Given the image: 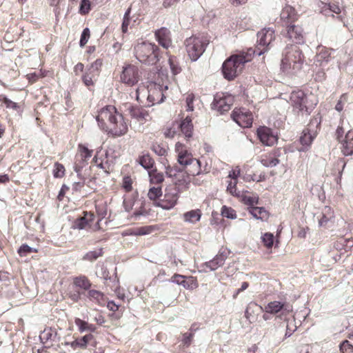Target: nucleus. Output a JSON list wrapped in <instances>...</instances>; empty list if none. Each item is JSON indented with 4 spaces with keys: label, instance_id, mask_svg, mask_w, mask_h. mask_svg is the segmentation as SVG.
<instances>
[{
    "label": "nucleus",
    "instance_id": "obj_1",
    "mask_svg": "<svg viewBox=\"0 0 353 353\" xmlns=\"http://www.w3.org/2000/svg\"><path fill=\"white\" fill-rule=\"evenodd\" d=\"M254 52L252 48L246 51H241L239 53L231 55L222 65V72L224 77L229 80H233L240 74L244 68L245 63L252 60Z\"/></svg>",
    "mask_w": 353,
    "mask_h": 353
},
{
    "label": "nucleus",
    "instance_id": "obj_2",
    "mask_svg": "<svg viewBox=\"0 0 353 353\" xmlns=\"http://www.w3.org/2000/svg\"><path fill=\"white\" fill-rule=\"evenodd\" d=\"M305 61L300 48L295 45L288 46L281 59V69L283 72L296 73L301 70Z\"/></svg>",
    "mask_w": 353,
    "mask_h": 353
},
{
    "label": "nucleus",
    "instance_id": "obj_3",
    "mask_svg": "<svg viewBox=\"0 0 353 353\" xmlns=\"http://www.w3.org/2000/svg\"><path fill=\"white\" fill-rule=\"evenodd\" d=\"M160 48L153 43L143 41L134 48L135 57L142 63L154 65L160 60Z\"/></svg>",
    "mask_w": 353,
    "mask_h": 353
},
{
    "label": "nucleus",
    "instance_id": "obj_4",
    "mask_svg": "<svg viewBox=\"0 0 353 353\" xmlns=\"http://www.w3.org/2000/svg\"><path fill=\"white\" fill-rule=\"evenodd\" d=\"M209 41L203 34L192 35L187 38L184 44L190 59L193 61H196L205 52Z\"/></svg>",
    "mask_w": 353,
    "mask_h": 353
},
{
    "label": "nucleus",
    "instance_id": "obj_5",
    "mask_svg": "<svg viewBox=\"0 0 353 353\" xmlns=\"http://www.w3.org/2000/svg\"><path fill=\"white\" fill-rule=\"evenodd\" d=\"M321 117L319 115L313 117L307 125L304 128L299 141L302 145L299 151H306L310 147L321 128Z\"/></svg>",
    "mask_w": 353,
    "mask_h": 353
},
{
    "label": "nucleus",
    "instance_id": "obj_6",
    "mask_svg": "<svg viewBox=\"0 0 353 353\" xmlns=\"http://www.w3.org/2000/svg\"><path fill=\"white\" fill-rule=\"evenodd\" d=\"M120 114L116 107L112 105H107L99 109L96 120L99 128L105 132L110 126V124L114 122L116 117H117Z\"/></svg>",
    "mask_w": 353,
    "mask_h": 353
},
{
    "label": "nucleus",
    "instance_id": "obj_7",
    "mask_svg": "<svg viewBox=\"0 0 353 353\" xmlns=\"http://www.w3.org/2000/svg\"><path fill=\"white\" fill-rule=\"evenodd\" d=\"M103 60L97 59L95 61L88 66L81 75V80L83 84L90 90H93L98 77L100 75Z\"/></svg>",
    "mask_w": 353,
    "mask_h": 353
},
{
    "label": "nucleus",
    "instance_id": "obj_8",
    "mask_svg": "<svg viewBox=\"0 0 353 353\" xmlns=\"http://www.w3.org/2000/svg\"><path fill=\"white\" fill-rule=\"evenodd\" d=\"M290 103L296 113L309 114L312 107L308 103L307 94L301 90L292 91L290 96Z\"/></svg>",
    "mask_w": 353,
    "mask_h": 353
},
{
    "label": "nucleus",
    "instance_id": "obj_9",
    "mask_svg": "<svg viewBox=\"0 0 353 353\" xmlns=\"http://www.w3.org/2000/svg\"><path fill=\"white\" fill-rule=\"evenodd\" d=\"M180 194L177 187L174 185H170L165 188L163 197L158 201L157 206L163 210H171L178 203Z\"/></svg>",
    "mask_w": 353,
    "mask_h": 353
},
{
    "label": "nucleus",
    "instance_id": "obj_10",
    "mask_svg": "<svg viewBox=\"0 0 353 353\" xmlns=\"http://www.w3.org/2000/svg\"><path fill=\"white\" fill-rule=\"evenodd\" d=\"M93 152L94 150L89 149L85 144H78L74 162V170L76 172H80L83 168L88 165L89 161L93 155Z\"/></svg>",
    "mask_w": 353,
    "mask_h": 353
},
{
    "label": "nucleus",
    "instance_id": "obj_11",
    "mask_svg": "<svg viewBox=\"0 0 353 353\" xmlns=\"http://www.w3.org/2000/svg\"><path fill=\"white\" fill-rule=\"evenodd\" d=\"M256 49L253 50L254 54L261 55L266 52L271 43L275 39L274 30L272 28H264L257 34Z\"/></svg>",
    "mask_w": 353,
    "mask_h": 353
},
{
    "label": "nucleus",
    "instance_id": "obj_12",
    "mask_svg": "<svg viewBox=\"0 0 353 353\" xmlns=\"http://www.w3.org/2000/svg\"><path fill=\"white\" fill-rule=\"evenodd\" d=\"M129 122L121 113L105 132L110 137L117 138L125 135L128 132Z\"/></svg>",
    "mask_w": 353,
    "mask_h": 353
},
{
    "label": "nucleus",
    "instance_id": "obj_13",
    "mask_svg": "<svg viewBox=\"0 0 353 353\" xmlns=\"http://www.w3.org/2000/svg\"><path fill=\"white\" fill-rule=\"evenodd\" d=\"M234 102V97L233 95L224 92L216 93L212 103V109L223 114L231 109Z\"/></svg>",
    "mask_w": 353,
    "mask_h": 353
},
{
    "label": "nucleus",
    "instance_id": "obj_14",
    "mask_svg": "<svg viewBox=\"0 0 353 353\" xmlns=\"http://www.w3.org/2000/svg\"><path fill=\"white\" fill-rule=\"evenodd\" d=\"M140 77L138 67L129 63L123 67L120 74V81L121 83L132 87L139 82Z\"/></svg>",
    "mask_w": 353,
    "mask_h": 353
},
{
    "label": "nucleus",
    "instance_id": "obj_15",
    "mask_svg": "<svg viewBox=\"0 0 353 353\" xmlns=\"http://www.w3.org/2000/svg\"><path fill=\"white\" fill-rule=\"evenodd\" d=\"M74 225L79 229L90 230L94 232L101 230L99 221L96 220L95 215L92 212H83V216L77 219Z\"/></svg>",
    "mask_w": 353,
    "mask_h": 353
},
{
    "label": "nucleus",
    "instance_id": "obj_16",
    "mask_svg": "<svg viewBox=\"0 0 353 353\" xmlns=\"http://www.w3.org/2000/svg\"><path fill=\"white\" fill-rule=\"evenodd\" d=\"M231 117L242 128H250L254 119L252 113L245 108H235Z\"/></svg>",
    "mask_w": 353,
    "mask_h": 353
},
{
    "label": "nucleus",
    "instance_id": "obj_17",
    "mask_svg": "<svg viewBox=\"0 0 353 353\" xmlns=\"http://www.w3.org/2000/svg\"><path fill=\"white\" fill-rule=\"evenodd\" d=\"M285 28L284 36L289 40L296 44H302L305 41L303 29L301 26L296 25L295 23L292 25H288Z\"/></svg>",
    "mask_w": 353,
    "mask_h": 353
},
{
    "label": "nucleus",
    "instance_id": "obj_18",
    "mask_svg": "<svg viewBox=\"0 0 353 353\" xmlns=\"http://www.w3.org/2000/svg\"><path fill=\"white\" fill-rule=\"evenodd\" d=\"M256 136L260 142L266 146H272L278 141L277 135L266 126H260L256 130Z\"/></svg>",
    "mask_w": 353,
    "mask_h": 353
},
{
    "label": "nucleus",
    "instance_id": "obj_19",
    "mask_svg": "<svg viewBox=\"0 0 353 353\" xmlns=\"http://www.w3.org/2000/svg\"><path fill=\"white\" fill-rule=\"evenodd\" d=\"M170 281L182 285L184 288L190 290L196 289L199 286L196 277L192 276H184L179 274H174L171 277Z\"/></svg>",
    "mask_w": 353,
    "mask_h": 353
},
{
    "label": "nucleus",
    "instance_id": "obj_20",
    "mask_svg": "<svg viewBox=\"0 0 353 353\" xmlns=\"http://www.w3.org/2000/svg\"><path fill=\"white\" fill-rule=\"evenodd\" d=\"M154 34L159 45L164 49L168 50L172 46V34L168 28L161 27L156 30Z\"/></svg>",
    "mask_w": 353,
    "mask_h": 353
},
{
    "label": "nucleus",
    "instance_id": "obj_21",
    "mask_svg": "<svg viewBox=\"0 0 353 353\" xmlns=\"http://www.w3.org/2000/svg\"><path fill=\"white\" fill-rule=\"evenodd\" d=\"M175 152L177 154L179 163L183 166L187 165L194 159L187 146L181 142H177L175 144Z\"/></svg>",
    "mask_w": 353,
    "mask_h": 353
},
{
    "label": "nucleus",
    "instance_id": "obj_22",
    "mask_svg": "<svg viewBox=\"0 0 353 353\" xmlns=\"http://www.w3.org/2000/svg\"><path fill=\"white\" fill-rule=\"evenodd\" d=\"M280 17L283 27L295 23L299 18L296 10L289 5L282 9Z\"/></svg>",
    "mask_w": 353,
    "mask_h": 353
},
{
    "label": "nucleus",
    "instance_id": "obj_23",
    "mask_svg": "<svg viewBox=\"0 0 353 353\" xmlns=\"http://www.w3.org/2000/svg\"><path fill=\"white\" fill-rule=\"evenodd\" d=\"M165 96L163 93L162 88L160 85L150 83L149 85V93L148 94V101L152 103V105L160 103L163 101Z\"/></svg>",
    "mask_w": 353,
    "mask_h": 353
},
{
    "label": "nucleus",
    "instance_id": "obj_24",
    "mask_svg": "<svg viewBox=\"0 0 353 353\" xmlns=\"http://www.w3.org/2000/svg\"><path fill=\"white\" fill-rule=\"evenodd\" d=\"M130 114L140 124H144L151 120V117L148 110L143 107L134 106L130 110Z\"/></svg>",
    "mask_w": 353,
    "mask_h": 353
},
{
    "label": "nucleus",
    "instance_id": "obj_25",
    "mask_svg": "<svg viewBox=\"0 0 353 353\" xmlns=\"http://www.w3.org/2000/svg\"><path fill=\"white\" fill-rule=\"evenodd\" d=\"M332 59L331 50L325 47H319L315 56L314 63L316 66L325 67Z\"/></svg>",
    "mask_w": 353,
    "mask_h": 353
},
{
    "label": "nucleus",
    "instance_id": "obj_26",
    "mask_svg": "<svg viewBox=\"0 0 353 353\" xmlns=\"http://www.w3.org/2000/svg\"><path fill=\"white\" fill-rule=\"evenodd\" d=\"M100 151H97L94 154L92 163H94L97 168L101 169L105 173H110L112 170V165L108 161V155H99Z\"/></svg>",
    "mask_w": 353,
    "mask_h": 353
},
{
    "label": "nucleus",
    "instance_id": "obj_27",
    "mask_svg": "<svg viewBox=\"0 0 353 353\" xmlns=\"http://www.w3.org/2000/svg\"><path fill=\"white\" fill-rule=\"evenodd\" d=\"M184 167L186 169L187 174L192 176L209 172L208 169L206 168H205L203 170H201V161L196 158L191 160V161Z\"/></svg>",
    "mask_w": 353,
    "mask_h": 353
},
{
    "label": "nucleus",
    "instance_id": "obj_28",
    "mask_svg": "<svg viewBox=\"0 0 353 353\" xmlns=\"http://www.w3.org/2000/svg\"><path fill=\"white\" fill-rule=\"evenodd\" d=\"M279 150H273L272 152L261 154L259 157L260 162L265 167H273L279 163Z\"/></svg>",
    "mask_w": 353,
    "mask_h": 353
},
{
    "label": "nucleus",
    "instance_id": "obj_29",
    "mask_svg": "<svg viewBox=\"0 0 353 353\" xmlns=\"http://www.w3.org/2000/svg\"><path fill=\"white\" fill-rule=\"evenodd\" d=\"M341 152L345 156L353 154V130H349L341 141Z\"/></svg>",
    "mask_w": 353,
    "mask_h": 353
},
{
    "label": "nucleus",
    "instance_id": "obj_30",
    "mask_svg": "<svg viewBox=\"0 0 353 353\" xmlns=\"http://www.w3.org/2000/svg\"><path fill=\"white\" fill-rule=\"evenodd\" d=\"M72 285L82 291H88L92 283L86 276L81 274L72 278Z\"/></svg>",
    "mask_w": 353,
    "mask_h": 353
},
{
    "label": "nucleus",
    "instance_id": "obj_31",
    "mask_svg": "<svg viewBox=\"0 0 353 353\" xmlns=\"http://www.w3.org/2000/svg\"><path fill=\"white\" fill-rule=\"evenodd\" d=\"M228 258L227 255L224 252H219L213 259L208 261L205 263V265L210 270H216L219 267L222 266Z\"/></svg>",
    "mask_w": 353,
    "mask_h": 353
},
{
    "label": "nucleus",
    "instance_id": "obj_32",
    "mask_svg": "<svg viewBox=\"0 0 353 353\" xmlns=\"http://www.w3.org/2000/svg\"><path fill=\"white\" fill-rule=\"evenodd\" d=\"M86 296L90 301L100 306L105 305L107 302L104 294L97 290H90V288Z\"/></svg>",
    "mask_w": 353,
    "mask_h": 353
},
{
    "label": "nucleus",
    "instance_id": "obj_33",
    "mask_svg": "<svg viewBox=\"0 0 353 353\" xmlns=\"http://www.w3.org/2000/svg\"><path fill=\"white\" fill-rule=\"evenodd\" d=\"M180 128L181 132L185 135L187 140L192 137L193 134V124L192 119L187 116L181 123Z\"/></svg>",
    "mask_w": 353,
    "mask_h": 353
},
{
    "label": "nucleus",
    "instance_id": "obj_34",
    "mask_svg": "<svg viewBox=\"0 0 353 353\" xmlns=\"http://www.w3.org/2000/svg\"><path fill=\"white\" fill-rule=\"evenodd\" d=\"M248 210L255 219H260L262 221H267L270 216L269 212L263 207L248 208Z\"/></svg>",
    "mask_w": 353,
    "mask_h": 353
},
{
    "label": "nucleus",
    "instance_id": "obj_35",
    "mask_svg": "<svg viewBox=\"0 0 353 353\" xmlns=\"http://www.w3.org/2000/svg\"><path fill=\"white\" fill-rule=\"evenodd\" d=\"M202 216L200 209L192 210L188 211L183 214V219L185 222L195 223L199 221Z\"/></svg>",
    "mask_w": 353,
    "mask_h": 353
},
{
    "label": "nucleus",
    "instance_id": "obj_36",
    "mask_svg": "<svg viewBox=\"0 0 353 353\" xmlns=\"http://www.w3.org/2000/svg\"><path fill=\"white\" fill-rule=\"evenodd\" d=\"M239 198L241 199V201L247 205L248 208L254 207L259 203V196L249 192H241Z\"/></svg>",
    "mask_w": 353,
    "mask_h": 353
},
{
    "label": "nucleus",
    "instance_id": "obj_37",
    "mask_svg": "<svg viewBox=\"0 0 353 353\" xmlns=\"http://www.w3.org/2000/svg\"><path fill=\"white\" fill-rule=\"evenodd\" d=\"M158 230L157 225H145L141 226L137 228L131 229L130 234L134 236H142L152 233L155 230Z\"/></svg>",
    "mask_w": 353,
    "mask_h": 353
},
{
    "label": "nucleus",
    "instance_id": "obj_38",
    "mask_svg": "<svg viewBox=\"0 0 353 353\" xmlns=\"http://www.w3.org/2000/svg\"><path fill=\"white\" fill-rule=\"evenodd\" d=\"M284 307L285 303L280 301H274L268 303V305L265 306L264 311L266 313L275 314L281 311Z\"/></svg>",
    "mask_w": 353,
    "mask_h": 353
},
{
    "label": "nucleus",
    "instance_id": "obj_39",
    "mask_svg": "<svg viewBox=\"0 0 353 353\" xmlns=\"http://www.w3.org/2000/svg\"><path fill=\"white\" fill-rule=\"evenodd\" d=\"M137 161L146 170L152 169L154 165V161L148 153L140 155Z\"/></svg>",
    "mask_w": 353,
    "mask_h": 353
},
{
    "label": "nucleus",
    "instance_id": "obj_40",
    "mask_svg": "<svg viewBox=\"0 0 353 353\" xmlns=\"http://www.w3.org/2000/svg\"><path fill=\"white\" fill-rule=\"evenodd\" d=\"M321 12L325 15L329 16L330 13L333 12L336 14L341 13V8L339 5L334 3H322Z\"/></svg>",
    "mask_w": 353,
    "mask_h": 353
},
{
    "label": "nucleus",
    "instance_id": "obj_41",
    "mask_svg": "<svg viewBox=\"0 0 353 353\" xmlns=\"http://www.w3.org/2000/svg\"><path fill=\"white\" fill-rule=\"evenodd\" d=\"M226 183H228L227 192L234 196L240 197L241 191L236 188L238 181L236 179H230V180H226Z\"/></svg>",
    "mask_w": 353,
    "mask_h": 353
},
{
    "label": "nucleus",
    "instance_id": "obj_42",
    "mask_svg": "<svg viewBox=\"0 0 353 353\" xmlns=\"http://www.w3.org/2000/svg\"><path fill=\"white\" fill-rule=\"evenodd\" d=\"M149 176L150 182L157 185L161 184L164 181L163 174L157 169L149 171Z\"/></svg>",
    "mask_w": 353,
    "mask_h": 353
},
{
    "label": "nucleus",
    "instance_id": "obj_43",
    "mask_svg": "<svg viewBox=\"0 0 353 353\" xmlns=\"http://www.w3.org/2000/svg\"><path fill=\"white\" fill-rule=\"evenodd\" d=\"M168 63L172 73L174 75H176L181 72V68L179 65V61L176 57L173 55H169Z\"/></svg>",
    "mask_w": 353,
    "mask_h": 353
},
{
    "label": "nucleus",
    "instance_id": "obj_44",
    "mask_svg": "<svg viewBox=\"0 0 353 353\" xmlns=\"http://www.w3.org/2000/svg\"><path fill=\"white\" fill-rule=\"evenodd\" d=\"M152 150L158 156L165 157L168 154V146L164 143H154Z\"/></svg>",
    "mask_w": 353,
    "mask_h": 353
},
{
    "label": "nucleus",
    "instance_id": "obj_45",
    "mask_svg": "<svg viewBox=\"0 0 353 353\" xmlns=\"http://www.w3.org/2000/svg\"><path fill=\"white\" fill-rule=\"evenodd\" d=\"M274 235L270 232H265L261 236V242L267 249H271L274 245Z\"/></svg>",
    "mask_w": 353,
    "mask_h": 353
},
{
    "label": "nucleus",
    "instance_id": "obj_46",
    "mask_svg": "<svg viewBox=\"0 0 353 353\" xmlns=\"http://www.w3.org/2000/svg\"><path fill=\"white\" fill-rule=\"evenodd\" d=\"M149 93V85H139L136 90V99L137 101H142V99L147 97Z\"/></svg>",
    "mask_w": 353,
    "mask_h": 353
},
{
    "label": "nucleus",
    "instance_id": "obj_47",
    "mask_svg": "<svg viewBox=\"0 0 353 353\" xmlns=\"http://www.w3.org/2000/svg\"><path fill=\"white\" fill-rule=\"evenodd\" d=\"M5 104L7 108L13 109L17 110L19 108L18 103L11 101L8 97L0 94V105Z\"/></svg>",
    "mask_w": 353,
    "mask_h": 353
},
{
    "label": "nucleus",
    "instance_id": "obj_48",
    "mask_svg": "<svg viewBox=\"0 0 353 353\" xmlns=\"http://www.w3.org/2000/svg\"><path fill=\"white\" fill-rule=\"evenodd\" d=\"M103 250L102 249H98L92 251H90L87 252L83 257V260L93 261L96 260L99 256H102Z\"/></svg>",
    "mask_w": 353,
    "mask_h": 353
},
{
    "label": "nucleus",
    "instance_id": "obj_49",
    "mask_svg": "<svg viewBox=\"0 0 353 353\" xmlns=\"http://www.w3.org/2000/svg\"><path fill=\"white\" fill-rule=\"evenodd\" d=\"M133 179L130 176H124L122 179L121 188L126 192H130L132 190Z\"/></svg>",
    "mask_w": 353,
    "mask_h": 353
},
{
    "label": "nucleus",
    "instance_id": "obj_50",
    "mask_svg": "<svg viewBox=\"0 0 353 353\" xmlns=\"http://www.w3.org/2000/svg\"><path fill=\"white\" fill-rule=\"evenodd\" d=\"M150 209H147L145 208V204L144 203H141V206L134 210L132 216H134L135 218H138L141 216H147L150 215Z\"/></svg>",
    "mask_w": 353,
    "mask_h": 353
},
{
    "label": "nucleus",
    "instance_id": "obj_51",
    "mask_svg": "<svg viewBox=\"0 0 353 353\" xmlns=\"http://www.w3.org/2000/svg\"><path fill=\"white\" fill-rule=\"evenodd\" d=\"M162 195V190L161 188L158 187H152L150 188L148 196L150 200L156 201L157 199H159V197Z\"/></svg>",
    "mask_w": 353,
    "mask_h": 353
},
{
    "label": "nucleus",
    "instance_id": "obj_52",
    "mask_svg": "<svg viewBox=\"0 0 353 353\" xmlns=\"http://www.w3.org/2000/svg\"><path fill=\"white\" fill-rule=\"evenodd\" d=\"M92 0H81L79 6V12L81 15L88 14L91 10Z\"/></svg>",
    "mask_w": 353,
    "mask_h": 353
},
{
    "label": "nucleus",
    "instance_id": "obj_53",
    "mask_svg": "<svg viewBox=\"0 0 353 353\" xmlns=\"http://www.w3.org/2000/svg\"><path fill=\"white\" fill-rule=\"evenodd\" d=\"M130 14H131V8H128L125 12L123 16V22L121 24V30L123 33H126L128 32V26L130 22Z\"/></svg>",
    "mask_w": 353,
    "mask_h": 353
},
{
    "label": "nucleus",
    "instance_id": "obj_54",
    "mask_svg": "<svg viewBox=\"0 0 353 353\" xmlns=\"http://www.w3.org/2000/svg\"><path fill=\"white\" fill-rule=\"evenodd\" d=\"M65 167L63 164L56 162L54 165L53 176L55 178H62L65 175Z\"/></svg>",
    "mask_w": 353,
    "mask_h": 353
},
{
    "label": "nucleus",
    "instance_id": "obj_55",
    "mask_svg": "<svg viewBox=\"0 0 353 353\" xmlns=\"http://www.w3.org/2000/svg\"><path fill=\"white\" fill-rule=\"evenodd\" d=\"M95 209L97 214V221H99V223L101 221V220L106 216L107 214V208L105 205L104 204H100V205H95Z\"/></svg>",
    "mask_w": 353,
    "mask_h": 353
},
{
    "label": "nucleus",
    "instance_id": "obj_56",
    "mask_svg": "<svg viewBox=\"0 0 353 353\" xmlns=\"http://www.w3.org/2000/svg\"><path fill=\"white\" fill-rule=\"evenodd\" d=\"M135 198L134 196H125L123 201V206L126 212L132 210L134 205Z\"/></svg>",
    "mask_w": 353,
    "mask_h": 353
},
{
    "label": "nucleus",
    "instance_id": "obj_57",
    "mask_svg": "<svg viewBox=\"0 0 353 353\" xmlns=\"http://www.w3.org/2000/svg\"><path fill=\"white\" fill-rule=\"evenodd\" d=\"M37 252L38 250L37 249L30 248L27 244H23L18 250V254L21 256H26L30 253H37Z\"/></svg>",
    "mask_w": 353,
    "mask_h": 353
},
{
    "label": "nucleus",
    "instance_id": "obj_58",
    "mask_svg": "<svg viewBox=\"0 0 353 353\" xmlns=\"http://www.w3.org/2000/svg\"><path fill=\"white\" fill-rule=\"evenodd\" d=\"M94 339V336L92 334H85L81 338L78 339L80 345V348L85 349L88 346V344Z\"/></svg>",
    "mask_w": 353,
    "mask_h": 353
},
{
    "label": "nucleus",
    "instance_id": "obj_59",
    "mask_svg": "<svg viewBox=\"0 0 353 353\" xmlns=\"http://www.w3.org/2000/svg\"><path fill=\"white\" fill-rule=\"evenodd\" d=\"M221 214L223 216L229 219H235L236 217V211L231 207L223 205L221 209Z\"/></svg>",
    "mask_w": 353,
    "mask_h": 353
},
{
    "label": "nucleus",
    "instance_id": "obj_60",
    "mask_svg": "<svg viewBox=\"0 0 353 353\" xmlns=\"http://www.w3.org/2000/svg\"><path fill=\"white\" fill-rule=\"evenodd\" d=\"M90 37V31L88 28H85L83 29L81 35V39L79 41V46L81 47H84L86 43H88L89 39Z\"/></svg>",
    "mask_w": 353,
    "mask_h": 353
},
{
    "label": "nucleus",
    "instance_id": "obj_61",
    "mask_svg": "<svg viewBox=\"0 0 353 353\" xmlns=\"http://www.w3.org/2000/svg\"><path fill=\"white\" fill-rule=\"evenodd\" d=\"M340 351L342 353H353V345L349 341H343L339 345Z\"/></svg>",
    "mask_w": 353,
    "mask_h": 353
},
{
    "label": "nucleus",
    "instance_id": "obj_62",
    "mask_svg": "<svg viewBox=\"0 0 353 353\" xmlns=\"http://www.w3.org/2000/svg\"><path fill=\"white\" fill-rule=\"evenodd\" d=\"M74 323L78 327L79 331L80 332H83L87 330V327H88L89 323H88L79 318H75Z\"/></svg>",
    "mask_w": 353,
    "mask_h": 353
},
{
    "label": "nucleus",
    "instance_id": "obj_63",
    "mask_svg": "<svg viewBox=\"0 0 353 353\" xmlns=\"http://www.w3.org/2000/svg\"><path fill=\"white\" fill-rule=\"evenodd\" d=\"M194 335V333H189V332H185V333L183 334V339H182L183 345L187 347H189L192 342Z\"/></svg>",
    "mask_w": 353,
    "mask_h": 353
},
{
    "label": "nucleus",
    "instance_id": "obj_64",
    "mask_svg": "<svg viewBox=\"0 0 353 353\" xmlns=\"http://www.w3.org/2000/svg\"><path fill=\"white\" fill-rule=\"evenodd\" d=\"M195 97L194 94L190 93L188 94L185 99L186 105H187V110L188 111H193L194 110V105L193 102L194 101Z\"/></svg>",
    "mask_w": 353,
    "mask_h": 353
}]
</instances>
